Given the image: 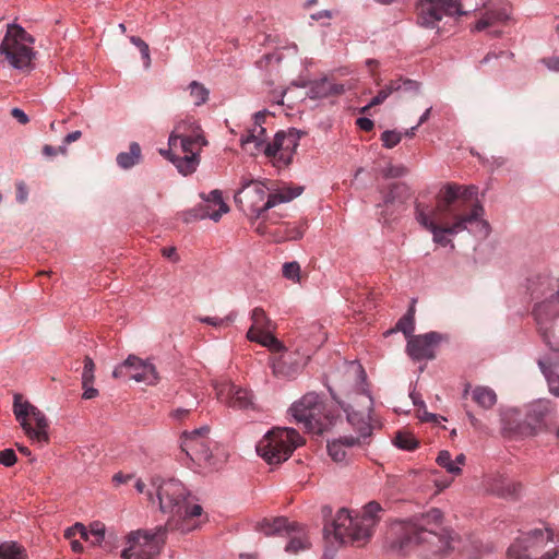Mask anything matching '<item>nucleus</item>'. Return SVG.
<instances>
[{"label":"nucleus","mask_w":559,"mask_h":559,"mask_svg":"<svg viewBox=\"0 0 559 559\" xmlns=\"http://www.w3.org/2000/svg\"><path fill=\"white\" fill-rule=\"evenodd\" d=\"M461 190L460 185L447 183L436 204L415 203V221L431 235L436 247L454 250L453 238L464 231L478 238H487L490 234L483 204L479 201H461Z\"/></svg>","instance_id":"obj_1"},{"label":"nucleus","mask_w":559,"mask_h":559,"mask_svg":"<svg viewBox=\"0 0 559 559\" xmlns=\"http://www.w3.org/2000/svg\"><path fill=\"white\" fill-rule=\"evenodd\" d=\"M443 513L431 508L426 513L408 521H401L392 526L397 535L392 547L400 552L417 548L423 559H444L457 551L459 559H478L476 545H463L462 539L451 530L441 528Z\"/></svg>","instance_id":"obj_2"},{"label":"nucleus","mask_w":559,"mask_h":559,"mask_svg":"<svg viewBox=\"0 0 559 559\" xmlns=\"http://www.w3.org/2000/svg\"><path fill=\"white\" fill-rule=\"evenodd\" d=\"M151 486L157 496L160 511L170 514L164 527L181 533L199 527L202 507L188 502L189 491L180 480L154 477Z\"/></svg>","instance_id":"obj_3"},{"label":"nucleus","mask_w":559,"mask_h":559,"mask_svg":"<svg viewBox=\"0 0 559 559\" xmlns=\"http://www.w3.org/2000/svg\"><path fill=\"white\" fill-rule=\"evenodd\" d=\"M381 506L371 501L364 507L360 515L353 516L348 510L341 509L331 526L324 527L325 537L333 535L341 544L365 545L371 537L374 526L380 521Z\"/></svg>","instance_id":"obj_4"},{"label":"nucleus","mask_w":559,"mask_h":559,"mask_svg":"<svg viewBox=\"0 0 559 559\" xmlns=\"http://www.w3.org/2000/svg\"><path fill=\"white\" fill-rule=\"evenodd\" d=\"M342 407L347 414L349 425L358 432V436H344L328 442V452L334 462H344L349 449L368 444L373 428L371 424L372 399L370 395L359 393L354 405Z\"/></svg>","instance_id":"obj_5"},{"label":"nucleus","mask_w":559,"mask_h":559,"mask_svg":"<svg viewBox=\"0 0 559 559\" xmlns=\"http://www.w3.org/2000/svg\"><path fill=\"white\" fill-rule=\"evenodd\" d=\"M240 144L250 155L263 152L275 167L282 168L290 164L298 146V140L292 133L278 132L275 134L273 142L270 143L266 141L265 128L253 126L241 136Z\"/></svg>","instance_id":"obj_6"},{"label":"nucleus","mask_w":559,"mask_h":559,"mask_svg":"<svg viewBox=\"0 0 559 559\" xmlns=\"http://www.w3.org/2000/svg\"><path fill=\"white\" fill-rule=\"evenodd\" d=\"M289 411L307 432L318 436L329 431L336 420V416L324 399L314 392L305 394L290 406Z\"/></svg>","instance_id":"obj_7"},{"label":"nucleus","mask_w":559,"mask_h":559,"mask_svg":"<svg viewBox=\"0 0 559 559\" xmlns=\"http://www.w3.org/2000/svg\"><path fill=\"white\" fill-rule=\"evenodd\" d=\"M554 412L555 406L549 400H537L531 403L524 420L519 419V413L515 409L508 411L501 418V431L503 436L514 439L536 436L546 427V417Z\"/></svg>","instance_id":"obj_8"},{"label":"nucleus","mask_w":559,"mask_h":559,"mask_svg":"<svg viewBox=\"0 0 559 559\" xmlns=\"http://www.w3.org/2000/svg\"><path fill=\"white\" fill-rule=\"evenodd\" d=\"M559 559V539L551 530L535 528L516 539L508 549V559Z\"/></svg>","instance_id":"obj_9"},{"label":"nucleus","mask_w":559,"mask_h":559,"mask_svg":"<svg viewBox=\"0 0 559 559\" xmlns=\"http://www.w3.org/2000/svg\"><path fill=\"white\" fill-rule=\"evenodd\" d=\"M304 438L293 428H273L257 444V453L269 464L286 461Z\"/></svg>","instance_id":"obj_10"},{"label":"nucleus","mask_w":559,"mask_h":559,"mask_svg":"<svg viewBox=\"0 0 559 559\" xmlns=\"http://www.w3.org/2000/svg\"><path fill=\"white\" fill-rule=\"evenodd\" d=\"M454 0H418L417 24L437 34L449 32L459 21Z\"/></svg>","instance_id":"obj_11"},{"label":"nucleus","mask_w":559,"mask_h":559,"mask_svg":"<svg viewBox=\"0 0 559 559\" xmlns=\"http://www.w3.org/2000/svg\"><path fill=\"white\" fill-rule=\"evenodd\" d=\"M13 413L29 440L39 445L49 443V420L40 409L24 400L23 395L15 394Z\"/></svg>","instance_id":"obj_12"},{"label":"nucleus","mask_w":559,"mask_h":559,"mask_svg":"<svg viewBox=\"0 0 559 559\" xmlns=\"http://www.w3.org/2000/svg\"><path fill=\"white\" fill-rule=\"evenodd\" d=\"M33 37L19 25H10L0 45V55H4L11 67L17 70L31 68L35 52L31 45Z\"/></svg>","instance_id":"obj_13"},{"label":"nucleus","mask_w":559,"mask_h":559,"mask_svg":"<svg viewBox=\"0 0 559 559\" xmlns=\"http://www.w3.org/2000/svg\"><path fill=\"white\" fill-rule=\"evenodd\" d=\"M167 528L158 526L154 531L138 530L128 534L127 547L121 551L123 559H152L165 544Z\"/></svg>","instance_id":"obj_14"},{"label":"nucleus","mask_w":559,"mask_h":559,"mask_svg":"<svg viewBox=\"0 0 559 559\" xmlns=\"http://www.w3.org/2000/svg\"><path fill=\"white\" fill-rule=\"evenodd\" d=\"M257 530L266 536L283 534L289 537L285 550L289 554H298L299 550H306L310 547V542L305 530L297 523H288L286 518H275L273 520L264 519L257 524Z\"/></svg>","instance_id":"obj_15"},{"label":"nucleus","mask_w":559,"mask_h":559,"mask_svg":"<svg viewBox=\"0 0 559 559\" xmlns=\"http://www.w3.org/2000/svg\"><path fill=\"white\" fill-rule=\"evenodd\" d=\"M210 427L202 426L181 436V450L199 465H212Z\"/></svg>","instance_id":"obj_16"},{"label":"nucleus","mask_w":559,"mask_h":559,"mask_svg":"<svg viewBox=\"0 0 559 559\" xmlns=\"http://www.w3.org/2000/svg\"><path fill=\"white\" fill-rule=\"evenodd\" d=\"M112 377L116 379L128 377L150 385L156 384L158 380L154 365L134 355H130L121 365L117 366L112 371Z\"/></svg>","instance_id":"obj_17"},{"label":"nucleus","mask_w":559,"mask_h":559,"mask_svg":"<svg viewBox=\"0 0 559 559\" xmlns=\"http://www.w3.org/2000/svg\"><path fill=\"white\" fill-rule=\"evenodd\" d=\"M534 316L544 342L551 349L559 350V347L551 342V331L548 326V323L559 316V288L556 294H551L535 306Z\"/></svg>","instance_id":"obj_18"},{"label":"nucleus","mask_w":559,"mask_h":559,"mask_svg":"<svg viewBox=\"0 0 559 559\" xmlns=\"http://www.w3.org/2000/svg\"><path fill=\"white\" fill-rule=\"evenodd\" d=\"M269 189L264 183L259 181H252L242 187V189L235 195V202L237 204L246 205L248 209L260 216L269 209H264V203L267 199Z\"/></svg>","instance_id":"obj_19"},{"label":"nucleus","mask_w":559,"mask_h":559,"mask_svg":"<svg viewBox=\"0 0 559 559\" xmlns=\"http://www.w3.org/2000/svg\"><path fill=\"white\" fill-rule=\"evenodd\" d=\"M215 390L217 399L233 408L246 409L253 405L252 394L247 389L222 382L215 385Z\"/></svg>","instance_id":"obj_20"},{"label":"nucleus","mask_w":559,"mask_h":559,"mask_svg":"<svg viewBox=\"0 0 559 559\" xmlns=\"http://www.w3.org/2000/svg\"><path fill=\"white\" fill-rule=\"evenodd\" d=\"M229 211L228 205L224 202L222 193L218 190L211 191L206 197H203V203L198 209L193 210V217L198 219L210 218L218 222L223 214Z\"/></svg>","instance_id":"obj_21"},{"label":"nucleus","mask_w":559,"mask_h":559,"mask_svg":"<svg viewBox=\"0 0 559 559\" xmlns=\"http://www.w3.org/2000/svg\"><path fill=\"white\" fill-rule=\"evenodd\" d=\"M439 341L435 332L412 337L407 343V353L415 360L432 359L433 345Z\"/></svg>","instance_id":"obj_22"},{"label":"nucleus","mask_w":559,"mask_h":559,"mask_svg":"<svg viewBox=\"0 0 559 559\" xmlns=\"http://www.w3.org/2000/svg\"><path fill=\"white\" fill-rule=\"evenodd\" d=\"M511 17V11L508 7L502 4H492L486 7V11L474 24L473 29L481 32L490 27H496L504 24Z\"/></svg>","instance_id":"obj_23"},{"label":"nucleus","mask_w":559,"mask_h":559,"mask_svg":"<svg viewBox=\"0 0 559 559\" xmlns=\"http://www.w3.org/2000/svg\"><path fill=\"white\" fill-rule=\"evenodd\" d=\"M471 395L474 403L483 409H491L498 401L496 392L487 385L472 386L469 383L464 385L463 396Z\"/></svg>","instance_id":"obj_24"},{"label":"nucleus","mask_w":559,"mask_h":559,"mask_svg":"<svg viewBox=\"0 0 559 559\" xmlns=\"http://www.w3.org/2000/svg\"><path fill=\"white\" fill-rule=\"evenodd\" d=\"M345 91V85L322 78L310 83L307 94L311 99H321L332 95H341Z\"/></svg>","instance_id":"obj_25"},{"label":"nucleus","mask_w":559,"mask_h":559,"mask_svg":"<svg viewBox=\"0 0 559 559\" xmlns=\"http://www.w3.org/2000/svg\"><path fill=\"white\" fill-rule=\"evenodd\" d=\"M304 191L300 186L282 185L273 192H270L264 203V209H271L277 204L286 203L299 197Z\"/></svg>","instance_id":"obj_26"},{"label":"nucleus","mask_w":559,"mask_h":559,"mask_svg":"<svg viewBox=\"0 0 559 559\" xmlns=\"http://www.w3.org/2000/svg\"><path fill=\"white\" fill-rule=\"evenodd\" d=\"M169 147L168 151L166 150H159V153L167 157L175 166L177 167L178 171L185 176L192 174L195 171L197 167L199 166L200 159L198 152H193L191 154H185L183 156L176 157Z\"/></svg>","instance_id":"obj_27"},{"label":"nucleus","mask_w":559,"mask_h":559,"mask_svg":"<svg viewBox=\"0 0 559 559\" xmlns=\"http://www.w3.org/2000/svg\"><path fill=\"white\" fill-rule=\"evenodd\" d=\"M201 134L200 126L192 118H188L179 121L168 139V145L170 148H177L179 136L181 135H193Z\"/></svg>","instance_id":"obj_28"},{"label":"nucleus","mask_w":559,"mask_h":559,"mask_svg":"<svg viewBox=\"0 0 559 559\" xmlns=\"http://www.w3.org/2000/svg\"><path fill=\"white\" fill-rule=\"evenodd\" d=\"M142 159L141 146L138 142H132L128 152H121L117 155L116 160L120 168L130 169L138 165Z\"/></svg>","instance_id":"obj_29"},{"label":"nucleus","mask_w":559,"mask_h":559,"mask_svg":"<svg viewBox=\"0 0 559 559\" xmlns=\"http://www.w3.org/2000/svg\"><path fill=\"white\" fill-rule=\"evenodd\" d=\"M185 92L188 93L189 99L195 107L203 106L210 99V90L199 81H191Z\"/></svg>","instance_id":"obj_30"},{"label":"nucleus","mask_w":559,"mask_h":559,"mask_svg":"<svg viewBox=\"0 0 559 559\" xmlns=\"http://www.w3.org/2000/svg\"><path fill=\"white\" fill-rule=\"evenodd\" d=\"M248 340L258 342L263 346L270 347L273 350H281L282 344L265 329L255 332V329H249L247 333Z\"/></svg>","instance_id":"obj_31"},{"label":"nucleus","mask_w":559,"mask_h":559,"mask_svg":"<svg viewBox=\"0 0 559 559\" xmlns=\"http://www.w3.org/2000/svg\"><path fill=\"white\" fill-rule=\"evenodd\" d=\"M205 144L206 141L202 134H193L179 136L177 146H180L183 154H191L193 152L199 153Z\"/></svg>","instance_id":"obj_32"},{"label":"nucleus","mask_w":559,"mask_h":559,"mask_svg":"<svg viewBox=\"0 0 559 559\" xmlns=\"http://www.w3.org/2000/svg\"><path fill=\"white\" fill-rule=\"evenodd\" d=\"M0 559H28L26 549L15 542L0 543Z\"/></svg>","instance_id":"obj_33"},{"label":"nucleus","mask_w":559,"mask_h":559,"mask_svg":"<svg viewBox=\"0 0 559 559\" xmlns=\"http://www.w3.org/2000/svg\"><path fill=\"white\" fill-rule=\"evenodd\" d=\"M402 88L400 81H391L378 94L361 108V112H367L371 107L382 104L393 92H397Z\"/></svg>","instance_id":"obj_34"},{"label":"nucleus","mask_w":559,"mask_h":559,"mask_svg":"<svg viewBox=\"0 0 559 559\" xmlns=\"http://www.w3.org/2000/svg\"><path fill=\"white\" fill-rule=\"evenodd\" d=\"M491 0H454L457 17L467 15L479 8H486Z\"/></svg>","instance_id":"obj_35"},{"label":"nucleus","mask_w":559,"mask_h":559,"mask_svg":"<svg viewBox=\"0 0 559 559\" xmlns=\"http://www.w3.org/2000/svg\"><path fill=\"white\" fill-rule=\"evenodd\" d=\"M393 442L397 448L406 451H413L418 447V441L407 431L396 432Z\"/></svg>","instance_id":"obj_36"},{"label":"nucleus","mask_w":559,"mask_h":559,"mask_svg":"<svg viewBox=\"0 0 559 559\" xmlns=\"http://www.w3.org/2000/svg\"><path fill=\"white\" fill-rule=\"evenodd\" d=\"M436 461L439 466L445 468L450 474L459 475L461 473V467L454 463L449 451H440Z\"/></svg>","instance_id":"obj_37"},{"label":"nucleus","mask_w":559,"mask_h":559,"mask_svg":"<svg viewBox=\"0 0 559 559\" xmlns=\"http://www.w3.org/2000/svg\"><path fill=\"white\" fill-rule=\"evenodd\" d=\"M252 326L250 329H255V332L259 330L267 329L270 321L266 318V314L262 308H254L251 313Z\"/></svg>","instance_id":"obj_38"},{"label":"nucleus","mask_w":559,"mask_h":559,"mask_svg":"<svg viewBox=\"0 0 559 559\" xmlns=\"http://www.w3.org/2000/svg\"><path fill=\"white\" fill-rule=\"evenodd\" d=\"M403 133L396 130H385L381 134L382 145L385 148L395 147L402 140Z\"/></svg>","instance_id":"obj_39"},{"label":"nucleus","mask_w":559,"mask_h":559,"mask_svg":"<svg viewBox=\"0 0 559 559\" xmlns=\"http://www.w3.org/2000/svg\"><path fill=\"white\" fill-rule=\"evenodd\" d=\"M95 364L88 356L84 358V367L82 372V385L93 384L95 380Z\"/></svg>","instance_id":"obj_40"},{"label":"nucleus","mask_w":559,"mask_h":559,"mask_svg":"<svg viewBox=\"0 0 559 559\" xmlns=\"http://www.w3.org/2000/svg\"><path fill=\"white\" fill-rule=\"evenodd\" d=\"M283 276L286 280H300L301 271L298 262H286L282 267Z\"/></svg>","instance_id":"obj_41"},{"label":"nucleus","mask_w":559,"mask_h":559,"mask_svg":"<svg viewBox=\"0 0 559 559\" xmlns=\"http://www.w3.org/2000/svg\"><path fill=\"white\" fill-rule=\"evenodd\" d=\"M397 330L402 331L406 336L411 335L414 331V317L413 309H411L404 317H402L397 324Z\"/></svg>","instance_id":"obj_42"},{"label":"nucleus","mask_w":559,"mask_h":559,"mask_svg":"<svg viewBox=\"0 0 559 559\" xmlns=\"http://www.w3.org/2000/svg\"><path fill=\"white\" fill-rule=\"evenodd\" d=\"M106 527L105 524L100 522H93L90 525V534L94 537L92 540L93 544L99 545L105 536Z\"/></svg>","instance_id":"obj_43"},{"label":"nucleus","mask_w":559,"mask_h":559,"mask_svg":"<svg viewBox=\"0 0 559 559\" xmlns=\"http://www.w3.org/2000/svg\"><path fill=\"white\" fill-rule=\"evenodd\" d=\"M234 318L231 314L225 317V318H218V317H204L200 318V321L203 323L211 324L213 326H228L233 322Z\"/></svg>","instance_id":"obj_44"},{"label":"nucleus","mask_w":559,"mask_h":559,"mask_svg":"<svg viewBox=\"0 0 559 559\" xmlns=\"http://www.w3.org/2000/svg\"><path fill=\"white\" fill-rule=\"evenodd\" d=\"M76 534H79L84 539L88 538V533H87L85 526L81 523H75L72 527L68 528L64 532V537L68 539H71Z\"/></svg>","instance_id":"obj_45"},{"label":"nucleus","mask_w":559,"mask_h":559,"mask_svg":"<svg viewBox=\"0 0 559 559\" xmlns=\"http://www.w3.org/2000/svg\"><path fill=\"white\" fill-rule=\"evenodd\" d=\"M407 173L406 167L402 165H389L383 169V176L386 178H399Z\"/></svg>","instance_id":"obj_46"},{"label":"nucleus","mask_w":559,"mask_h":559,"mask_svg":"<svg viewBox=\"0 0 559 559\" xmlns=\"http://www.w3.org/2000/svg\"><path fill=\"white\" fill-rule=\"evenodd\" d=\"M198 403H194L193 405L189 406V407H178L176 409H174L171 413H170V417L174 419V420H177V421H182L185 420L189 415L190 413L195 408Z\"/></svg>","instance_id":"obj_47"},{"label":"nucleus","mask_w":559,"mask_h":559,"mask_svg":"<svg viewBox=\"0 0 559 559\" xmlns=\"http://www.w3.org/2000/svg\"><path fill=\"white\" fill-rule=\"evenodd\" d=\"M17 457L12 449H4L0 451V463L4 466H12L15 464Z\"/></svg>","instance_id":"obj_48"},{"label":"nucleus","mask_w":559,"mask_h":559,"mask_svg":"<svg viewBox=\"0 0 559 559\" xmlns=\"http://www.w3.org/2000/svg\"><path fill=\"white\" fill-rule=\"evenodd\" d=\"M548 388L551 394L559 397V374L550 373L547 376Z\"/></svg>","instance_id":"obj_49"},{"label":"nucleus","mask_w":559,"mask_h":559,"mask_svg":"<svg viewBox=\"0 0 559 559\" xmlns=\"http://www.w3.org/2000/svg\"><path fill=\"white\" fill-rule=\"evenodd\" d=\"M520 488H521V485L509 481L502 487L499 495H501L503 497H512V496L518 495Z\"/></svg>","instance_id":"obj_50"},{"label":"nucleus","mask_w":559,"mask_h":559,"mask_svg":"<svg viewBox=\"0 0 559 559\" xmlns=\"http://www.w3.org/2000/svg\"><path fill=\"white\" fill-rule=\"evenodd\" d=\"M401 189V186L397 183H394L390 187L389 192L383 197V205L389 206L390 204H393L395 202L397 190Z\"/></svg>","instance_id":"obj_51"},{"label":"nucleus","mask_w":559,"mask_h":559,"mask_svg":"<svg viewBox=\"0 0 559 559\" xmlns=\"http://www.w3.org/2000/svg\"><path fill=\"white\" fill-rule=\"evenodd\" d=\"M397 81L401 82L402 88L400 91L404 92H415L417 93L419 91V83L409 79H399Z\"/></svg>","instance_id":"obj_52"},{"label":"nucleus","mask_w":559,"mask_h":559,"mask_svg":"<svg viewBox=\"0 0 559 559\" xmlns=\"http://www.w3.org/2000/svg\"><path fill=\"white\" fill-rule=\"evenodd\" d=\"M322 326L320 324H312L311 325V331L313 333H318L319 335L312 341V346L314 347H319L324 341H325V336H324V333H322Z\"/></svg>","instance_id":"obj_53"},{"label":"nucleus","mask_w":559,"mask_h":559,"mask_svg":"<svg viewBox=\"0 0 559 559\" xmlns=\"http://www.w3.org/2000/svg\"><path fill=\"white\" fill-rule=\"evenodd\" d=\"M461 201L468 203V199L477 194V187L475 186H461Z\"/></svg>","instance_id":"obj_54"},{"label":"nucleus","mask_w":559,"mask_h":559,"mask_svg":"<svg viewBox=\"0 0 559 559\" xmlns=\"http://www.w3.org/2000/svg\"><path fill=\"white\" fill-rule=\"evenodd\" d=\"M28 190L24 182H19L16 185V200L20 203H24L27 200Z\"/></svg>","instance_id":"obj_55"},{"label":"nucleus","mask_w":559,"mask_h":559,"mask_svg":"<svg viewBox=\"0 0 559 559\" xmlns=\"http://www.w3.org/2000/svg\"><path fill=\"white\" fill-rule=\"evenodd\" d=\"M66 147L64 146H60L59 148H56L51 145H48L46 144L44 147H43V154L47 157H53L58 154V152L64 154L66 153Z\"/></svg>","instance_id":"obj_56"},{"label":"nucleus","mask_w":559,"mask_h":559,"mask_svg":"<svg viewBox=\"0 0 559 559\" xmlns=\"http://www.w3.org/2000/svg\"><path fill=\"white\" fill-rule=\"evenodd\" d=\"M356 123L364 131H371L374 126L373 121L367 117L358 118Z\"/></svg>","instance_id":"obj_57"},{"label":"nucleus","mask_w":559,"mask_h":559,"mask_svg":"<svg viewBox=\"0 0 559 559\" xmlns=\"http://www.w3.org/2000/svg\"><path fill=\"white\" fill-rule=\"evenodd\" d=\"M162 254L164 258H166L173 262L178 261V254H177V250L175 247H164L162 249Z\"/></svg>","instance_id":"obj_58"},{"label":"nucleus","mask_w":559,"mask_h":559,"mask_svg":"<svg viewBox=\"0 0 559 559\" xmlns=\"http://www.w3.org/2000/svg\"><path fill=\"white\" fill-rule=\"evenodd\" d=\"M467 418L469 420L471 426L478 431H485V426L483 423L471 412H467Z\"/></svg>","instance_id":"obj_59"},{"label":"nucleus","mask_w":559,"mask_h":559,"mask_svg":"<svg viewBox=\"0 0 559 559\" xmlns=\"http://www.w3.org/2000/svg\"><path fill=\"white\" fill-rule=\"evenodd\" d=\"M84 392H83V399L85 400H92L98 395V390L93 386V384H86L82 385Z\"/></svg>","instance_id":"obj_60"},{"label":"nucleus","mask_w":559,"mask_h":559,"mask_svg":"<svg viewBox=\"0 0 559 559\" xmlns=\"http://www.w3.org/2000/svg\"><path fill=\"white\" fill-rule=\"evenodd\" d=\"M11 115L22 124H26L29 120L27 115L20 108H13Z\"/></svg>","instance_id":"obj_61"},{"label":"nucleus","mask_w":559,"mask_h":559,"mask_svg":"<svg viewBox=\"0 0 559 559\" xmlns=\"http://www.w3.org/2000/svg\"><path fill=\"white\" fill-rule=\"evenodd\" d=\"M333 16L332 12L330 10H321L319 12L312 13L310 15L311 20L313 21H320V20H330Z\"/></svg>","instance_id":"obj_62"},{"label":"nucleus","mask_w":559,"mask_h":559,"mask_svg":"<svg viewBox=\"0 0 559 559\" xmlns=\"http://www.w3.org/2000/svg\"><path fill=\"white\" fill-rule=\"evenodd\" d=\"M132 478V475H124L122 473H117L114 475L112 477V481L115 483V485H120V484H126L128 483L130 479Z\"/></svg>","instance_id":"obj_63"},{"label":"nucleus","mask_w":559,"mask_h":559,"mask_svg":"<svg viewBox=\"0 0 559 559\" xmlns=\"http://www.w3.org/2000/svg\"><path fill=\"white\" fill-rule=\"evenodd\" d=\"M544 63L546 67L551 71H559V58L552 57L549 59L544 60Z\"/></svg>","instance_id":"obj_64"}]
</instances>
